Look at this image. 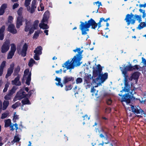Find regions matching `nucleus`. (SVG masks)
<instances>
[{"mask_svg": "<svg viewBox=\"0 0 146 146\" xmlns=\"http://www.w3.org/2000/svg\"><path fill=\"white\" fill-rule=\"evenodd\" d=\"M81 24L80 26V29L82 32V35H86L87 34L89 30L88 28L92 26V28L95 29L97 27L98 24L92 19H91L87 22L84 23L81 21Z\"/></svg>", "mask_w": 146, "mask_h": 146, "instance_id": "1", "label": "nucleus"}, {"mask_svg": "<svg viewBox=\"0 0 146 146\" xmlns=\"http://www.w3.org/2000/svg\"><path fill=\"white\" fill-rule=\"evenodd\" d=\"M93 75L94 77L98 76L96 79H100V82L103 83L107 78L108 74L105 73L104 74H102V69L100 64H98L96 67L93 68Z\"/></svg>", "mask_w": 146, "mask_h": 146, "instance_id": "2", "label": "nucleus"}, {"mask_svg": "<svg viewBox=\"0 0 146 146\" xmlns=\"http://www.w3.org/2000/svg\"><path fill=\"white\" fill-rule=\"evenodd\" d=\"M76 56H74L72 59L68 60L62 65V67L66 68L67 70H72L75 67L80 66V60L76 59Z\"/></svg>", "mask_w": 146, "mask_h": 146, "instance_id": "3", "label": "nucleus"}, {"mask_svg": "<svg viewBox=\"0 0 146 146\" xmlns=\"http://www.w3.org/2000/svg\"><path fill=\"white\" fill-rule=\"evenodd\" d=\"M23 10V8L21 7L17 11V14L19 15L17 18L16 27L17 28H19L22 25L23 17L21 15L22 14Z\"/></svg>", "mask_w": 146, "mask_h": 146, "instance_id": "4", "label": "nucleus"}, {"mask_svg": "<svg viewBox=\"0 0 146 146\" xmlns=\"http://www.w3.org/2000/svg\"><path fill=\"white\" fill-rule=\"evenodd\" d=\"M131 108L132 112L135 114H139L137 115L138 117L141 116V115H143L145 117V114L144 111H143L139 107L137 106V107H134L133 106H131Z\"/></svg>", "mask_w": 146, "mask_h": 146, "instance_id": "5", "label": "nucleus"}, {"mask_svg": "<svg viewBox=\"0 0 146 146\" xmlns=\"http://www.w3.org/2000/svg\"><path fill=\"white\" fill-rule=\"evenodd\" d=\"M31 73L29 72V69H27L24 71V74L23 77V80H25L26 79V83L28 85H29L30 84L31 80Z\"/></svg>", "mask_w": 146, "mask_h": 146, "instance_id": "6", "label": "nucleus"}, {"mask_svg": "<svg viewBox=\"0 0 146 146\" xmlns=\"http://www.w3.org/2000/svg\"><path fill=\"white\" fill-rule=\"evenodd\" d=\"M125 20L127 23L128 25L130 24H133L135 22L134 15L132 14H127L126 16Z\"/></svg>", "mask_w": 146, "mask_h": 146, "instance_id": "7", "label": "nucleus"}, {"mask_svg": "<svg viewBox=\"0 0 146 146\" xmlns=\"http://www.w3.org/2000/svg\"><path fill=\"white\" fill-rule=\"evenodd\" d=\"M26 95L25 92L22 91V90H21L17 92L13 99V101L15 102L17 100L21 99L26 96Z\"/></svg>", "mask_w": 146, "mask_h": 146, "instance_id": "8", "label": "nucleus"}, {"mask_svg": "<svg viewBox=\"0 0 146 146\" xmlns=\"http://www.w3.org/2000/svg\"><path fill=\"white\" fill-rule=\"evenodd\" d=\"M10 43L9 40H6L5 42L1 48V52L2 53L5 52L9 50Z\"/></svg>", "mask_w": 146, "mask_h": 146, "instance_id": "9", "label": "nucleus"}, {"mask_svg": "<svg viewBox=\"0 0 146 146\" xmlns=\"http://www.w3.org/2000/svg\"><path fill=\"white\" fill-rule=\"evenodd\" d=\"M31 24L28 21V22H26V26L25 27V31L26 32H28L29 31V33L31 34L33 33L34 31V30L33 29L32 27H31Z\"/></svg>", "mask_w": 146, "mask_h": 146, "instance_id": "10", "label": "nucleus"}, {"mask_svg": "<svg viewBox=\"0 0 146 146\" xmlns=\"http://www.w3.org/2000/svg\"><path fill=\"white\" fill-rule=\"evenodd\" d=\"M73 51L75 52H77L78 53V54L74 56H76V59L80 60V62L82 58V54L83 51L81 50V49L80 48H77L73 50Z\"/></svg>", "mask_w": 146, "mask_h": 146, "instance_id": "11", "label": "nucleus"}, {"mask_svg": "<svg viewBox=\"0 0 146 146\" xmlns=\"http://www.w3.org/2000/svg\"><path fill=\"white\" fill-rule=\"evenodd\" d=\"M47 21L46 18L43 17L41 23H40L39 25V27L40 28L43 29H47L49 27L46 24L44 23Z\"/></svg>", "mask_w": 146, "mask_h": 146, "instance_id": "12", "label": "nucleus"}, {"mask_svg": "<svg viewBox=\"0 0 146 146\" xmlns=\"http://www.w3.org/2000/svg\"><path fill=\"white\" fill-rule=\"evenodd\" d=\"M21 77V75L18 74L17 76L15 78L14 80L12 81L11 83L13 85H15L17 86H19L21 85V83L19 81Z\"/></svg>", "mask_w": 146, "mask_h": 146, "instance_id": "13", "label": "nucleus"}, {"mask_svg": "<svg viewBox=\"0 0 146 146\" xmlns=\"http://www.w3.org/2000/svg\"><path fill=\"white\" fill-rule=\"evenodd\" d=\"M14 66V65L13 63L10 65V67L8 69L7 73L5 76L6 78H7L11 75L13 72Z\"/></svg>", "mask_w": 146, "mask_h": 146, "instance_id": "14", "label": "nucleus"}, {"mask_svg": "<svg viewBox=\"0 0 146 146\" xmlns=\"http://www.w3.org/2000/svg\"><path fill=\"white\" fill-rule=\"evenodd\" d=\"M98 91L96 90L94 87H92L91 88L90 92L92 93V96L98 98H99L100 96L98 93Z\"/></svg>", "mask_w": 146, "mask_h": 146, "instance_id": "15", "label": "nucleus"}, {"mask_svg": "<svg viewBox=\"0 0 146 146\" xmlns=\"http://www.w3.org/2000/svg\"><path fill=\"white\" fill-rule=\"evenodd\" d=\"M8 31L13 34H16L17 33V30L15 29L14 25L13 24H11L9 26Z\"/></svg>", "mask_w": 146, "mask_h": 146, "instance_id": "16", "label": "nucleus"}, {"mask_svg": "<svg viewBox=\"0 0 146 146\" xmlns=\"http://www.w3.org/2000/svg\"><path fill=\"white\" fill-rule=\"evenodd\" d=\"M120 69L121 71L122 72L123 74V76L124 77V84L126 85V84H128V83L127 82V78L128 77V76L127 75V72L126 70H123L122 68L120 67Z\"/></svg>", "mask_w": 146, "mask_h": 146, "instance_id": "17", "label": "nucleus"}, {"mask_svg": "<svg viewBox=\"0 0 146 146\" xmlns=\"http://www.w3.org/2000/svg\"><path fill=\"white\" fill-rule=\"evenodd\" d=\"M28 47V45L26 43H25L24 45L21 52V55L23 56H26L27 54L26 52Z\"/></svg>", "mask_w": 146, "mask_h": 146, "instance_id": "18", "label": "nucleus"}, {"mask_svg": "<svg viewBox=\"0 0 146 146\" xmlns=\"http://www.w3.org/2000/svg\"><path fill=\"white\" fill-rule=\"evenodd\" d=\"M5 29V26H3L0 29V40H2L3 39L4 34V32Z\"/></svg>", "mask_w": 146, "mask_h": 146, "instance_id": "19", "label": "nucleus"}, {"mask_svg": "<svg viewBox=\"0 0 146 146\" xmlns=\"http://www.w3.org/2000/svg\"><path fill=\"white\" fill-rule=\"evenodd\" d=\"M139 76V72H135L132 74L131 77L129 78V80H132V79L137 80Z\"/></svg>", "mask_w": 146, "mask_h": 146, "instance_id": "20", "label": "nucleus"}, {"mask_svg": "<svg viewBox=\"0 0 146 146\" xmlns=\"http://www.w3.org/2000/svg\"><path fill=\"white\" fill-rule=\"evenodd\" d=\"M6 62L5 61H4L1 63L0 66V76H2L3 69L5 66Z\"/></svg>", "mask_w": 146, "mask_h": 146, "instance_id": "21", "label": "nucleus"}, {"mask_svg": "<svg viewBox=\"0 0 146 146\" xmlns=\"http://www.w3.org/2000/svg\"><path fill=\"white\" fill-rule=\"evenodd\" d=\"M129 98L128 96H123L122 98V102H125L127 105L128 106V104H129L130 102Z\"/></svg>", "mask_w": 146, "mask_h": 146, "instance_id": "22", "label": "nucleus"}, {"mask_svg": "<svg viewBox=\"0 0 146 146\" xmlns=\"http://www.w3.org/2000/svg\"><path fill=\"white\" fill-rule=\"evenodd\" d=\"M42 47L38 46L35 49L34 52L35 54H38V55H40L42 53Z\"/></svg>", "mask_w": 146, "mask_h": 146, "instance_id": "23", "label": "nucleus"}, {"mask_svg": "<svg viewBox=\"0 0 146 146\" xmlns=\"http://www.w3.org/2000/svg\"><path fill=\"white\" fill-rule=\"evenodd\" d=\"M124 85V88L122 90L120 91L121 92H128L130 90V86L129 84H126V85Z\"/></svg>", "mask_w": 146, "mask_h": 146, "instance_id": "24", "label": "nucleus"}, {"mask_svg": "<svg viewBox=\"0 0 146 146\" xmlns=\"http://www.w3.org/2000/svg\"><path fill=\"white\" fill-rule=\"evenodd\" d=\"M20 136L18 135H16L14 137L13 140L11 141V143L13 144H14L15 142H19L20 139Z\"/></svg>", "mask_w": 146, "mask_h": 146, "instance_id": "25", "label": "nucleus"}, {"mask_svg": "<svg viewBox=\"0 0 146 146\" xmlns=\"http://www.w3.org/2000/svg\"><path fill=\"white\" fill-rule=\"evenodd\" d=\"M31 0H25L24 3V5L26 7H27V11L29 10V5L30 4V3Z\"/></svg>", "mask_w": 146, "mask_h": 146, "instance_id": "26", "label": "nucleus"}, {"mask_svg": "<svg viewBox=\"0 0 146 146\" xmlns=\"http://www.w3.org/2000/svg\"><path fill=\"white\" fill-rule=\"evenodd\" d=\"M73 80V78L72 77H65L64 78V79L63 81V83L64 84H66L69 81Z\"/></svg>", "mask_w": 146, "mask_h": 146, "instance_id": "27", "label": "nucleus"}, {"mask_svg": "<svg viewBox=\"0 0 146 146\" xmlns=\"http://www.w3.org/2000/svg\"><path fill=\"white\" fill-rule=\"evenodd\" d=\"M39 21L38 20L35 21L33 23V29H37L38 27V25L39 23Z\"/></svg>", "mask_w": 146, "mask_h": 146, "instance_id": "28", "label": "nucleus"}, {"mask_svg": "<svg viewBox=\"0 0 146 146\" xmlns=\"http://www.w3.org/2000/svg\"><path fill=\"white\" fill-rule=\"evenodd\" d=\"M135 19L139 23H140L142 21L141 15H137L136 14L134 15Z\"/></svg>", "mask_w": 146, "mask_h": 146, "instance_id": "29", "label": "nucleus"}, {"mask_svg": "<svg viewBox=\"0 0 146 146\" xmlns=\"http://www.w3.org/2000/svg\"><path fill=\"white\" fill-rule=\"evenodd\" d=\"M5 125V127H8L10 126V125L11 123V120L10 119L5 120L4 121Z\"/></svg>", "mask_w": 146, "mask_h": 146, "instance_id": "30", "label": "nucleus"}, {"mask_svg": "<svg viewBox=\"0 0 146 146\" xmlns=\"http://www.w3.org/2000/svg\"><path fill=\"white\" fill-rule=\"evenodd\" d=\"M146 26V24L144 22H141L138 26V29L140 30Z\"/></svg>", "mask_w": 146, "mask_h": 146, "instance_id": "31", "label": "nucleus"}, {"mask_svg": "<svg viewBox=\"0 0 146 146\" xmlns=\"http://www.w3.org/2000/svg\"><path fill=\"white\" fill-rule=\"evenodd\" d=\"M9 104V102L8 101H4L3 102V110H5Z\"/></svg>", "mask_w": 146, "mask_h": 146, "instance_id": "32", "label": "nucleus"}, {"mask_svg": "<svg viewBox=\"0 0 146 146\" xmlns=\"http://www.w3.org/2000/svg\"><path fill=\"white\" fill-rule=\"evenodd\" d=\"M22 105L30 104V103L29 100L27 98L24 99L22 100Z\"/></svg>", "mask_w": 146, "mask_h": 146, "instance_id": "33", "label": "nucleus"}, {"mask_svg": "<svg viewBox=\"0 0 146 146\" xmlns=\"http://www.w3.org/2000/svg\"><path fill=\"white\" fill-rule=\"evenodd\" d=\"M11 51L10 52L14 53L16 50V46L13 44H11Z\"/></svg>", "mask_w": 146, "mask_h": 146, "instance_id": "34", "label": "nucleus"}, {"mask_svg": "<svg viewBox=\"0 0 146 146\" xmlns=\"http://www.w3.org/2000/svg\"><path fill=\"white\" fill-rule=\"evenodd\" d=\"M123 67L125 70L127 71L132 70V66L131 65L129 66H125L124 65Z\"/></svg>", "mask_w": 146, "mask_h": 146, "instance_id": "35", "label": "nucleus"}, {"mask_svg": "<svg viewBox=\"0 0 146 146\" xmlns=\"http://www.w3.org/2000/svg\"><path fill=\"white\" fill-rule=\"evenodd\" d=\"M19 118V115L17 114L15 112L14 113L13 118V121L14 122H16V120L18 119Z\"/></svg>", "mask_w": 146, "mask_h": 146, "instance_id": "36", "label": "nucleus"}, {"mask_svg": "<svg viewBox=\"0 0 146 146\" xmlns=\"http://www.w3.org/2000/svg\"><path fill=\"white\" fill-rule=\"evenodd\" d=\"M35 62V61L33 58H31L29 62L28 65L30 67H32Z\"/></svg>", "mask_w": 146, "mask_h": 146, "instance_id": "37", "label": "nucleus"}, {"mask_svg": "<svg viewBox=\"0 0 146 146\" xmlns=\"http://www.w3.org/2000/svg\"><path fill=\"white\" fill-rule=\"evenodd\" d=\"M16 90V88L15 87H13L9 91V93L11 95L15 92Z\"/></svg>", "mask_w": 146, "mask_h": 146, "instance_id": "38", "label": "nucleus"}, {"mask_svg": "<svg viewBox=\"0 0 146 146\" xmlns=\"http://www.w3.org/2000/svg\"><path fill=\"white\" fill-rule=\"evenodd\" d=\"M36 8V7H33V6H31V9H30V7H29V10L28 11L31 13H33L35 12Z\"/></svg>", "mask_w": 146, "mask_h": 146, "instance_id": "39", "label": "nucleus"}, {"mask_svg": "<svg viewBox=\"0 0 146 146\" xmlns=\"http://www.w3.org/2000/svg\"><path fill=\"white\" fill-rule=\"evenodd\" d=\"M20 103L18 102H16L12 106V108L13 109H15L16 108L20 105Z\"/></svg>", "mask_w": 146, "mask_h": 146, "instance_id": "40", "label": "nucleus"}, {"mask_svg": "<svg viewBox=\"0 0 146 146\" xmlns=\"http://www.w3.org/2000/svg\"><path fill=\"white\" fill-rule=\"evenodd\" d=\"M44 9V7L42 3H40V6L38 8V11H42Z\"/></svg>", "mask_w": 146, "mask_h": 146, "instance_id": "41", "label": "nucleus"}, {"mask_svg": "<svg viewBox=\"0 0 146 146\" xmlns=\"http://www.w3.org/2000/svg\"><path fill=\"white\" fill-rule=\"evenodd\" d=\"M20 70V67L19 66H18L15 68L14 70V73L17 74V75L18 73L19 72Z\"/></svg>", "mask_w": 146, "mask_h": 146, "instance_id": "42", "label": "nucleus"}, {"mask_svg": "<svg viewBox=\"0 0 146 146\" xmlns=\"http://www.w3.org/2000/svg\"><path fill=\"white\" fill-rule=\"evenodd\" d=\"M11 95L8 93L4 97V98L6 100H9L11 99Z\"/></svg>", "mask_w": 146, "mask_h": 146, "instance_id": "43", "label": "nucleus"}, {"mask_svg": "<svg viewBox=\"0 0 146 146\" xmlns=\"http://www.w3.org/2000/svg\"><path fill=\"white\" fill-rule=\"evenodd\" d=\"M14 53H13L11 52H10L8 55L7 58L8 59H11V58L13 57V56L14 55Z\"/></svg>", "mask_w": 146, "mask_h": 146, "instance_id": "44", "label": "nucleus"}, {"mask_svg": "<svg viewBox=\"0 0 146 146\" xmlns=\"http://www.w3.org/2000/svg\"><path fill=\"white\" fill-rule=\"evenodd\" d=\"M9 84L8 83L6 84L5 85V87L3 90V92H6L7 91L8 88L9 86Z\"/></svg>", "mask_w": 146, "mask_h": 146, "instance_id": "45", "label": "nucleus"}, {"mask_svg": "<svg viewBox=\"0 0 146 146\" xmlns=\"http://www.w3.org/2000/svg\"><path fill=\"white\" fill-rule=\"evenodd\" d=\"M82 81V79L80 78H78L76 80V83L77 84L80 83Z\"/></svg>", "mask_w": 146, "mask_h": 146, "instance_id": "46", "label": "nucleus"}, {"mask_svg": "<svg viewBox=\"0 0 146 146\" xmlns=\"http://www.w3.org/2000/svg\"><path fill=\"white\" fill-rule=\"evenodd\" d=\"M72 86L71 85H69L68 86H66L65 88V90L66 91H68L71 90L72 88Z\"/></svg>", "mask_w": 146, "mask_h": 146, "instance_id": "47", "label": "nucleus"}, {"mask_svg": "<svg viewBox=\"0 0 146 146\" xmlns=\"http://www.w3.org/2000/svg\"><path fill=\"white\" fill-rule=\"evenodd\" d=\"M7 4L4 3L0 7L5 11V9L7 8Z\"/></svg>", "mask_w": 146, "mask_h": 146, "instance_id": "48", "label": "nucleus"}, {"mask_svg": "<svg viewBox=\"0 0 146 146\" xmlns=\"http://www.w3.org/2000/svg\"><path fill=\"white\" fill-rule=\"evenodd\" d=\"M36 0H33L31 3V6L36 7Z\"/></svg>", "mask_w": 146, "mask_h": 146, "instance_id": "49", "label": "nucleus"}, {"mask_svg": "<svg viewBox=\"0 0 146 146\" xmlns=\"http://www.w3.org/2000/svg\"><path fill=\"white\" fill-rule=\"evenodd\" d=\"M39 32H35L33 36V38L34 39H36L39 36Z\"/></svg>", "mask_w": 146, "mask_h": 146, "instance_id": "50", "label": "nucleus"}, {"mask_svg": "<svg viewBox=\"0 0 146 146\" xmlns=\"http://www.w3.org/2000/svg\"><path fill=\"white\" fill-rule=\"evenodd\" d=\"M100 136L102 139H107V136L106 134H105V135H104L102 134H100Z\"/></svg>", "mask_w": 146, "mask_h": 146, "instance_id": "51", "label": "nucleus"}, {"mask_svg": "<svg viewBox=\"0 0 146 146\" xmlns=\"http://www.w3.org/2000/svg\"><path fill=\"white\" fill-rule=\"evenodd\" d=\"M8 115V114L7 113H4L2 114V115L1 117V118L3 119L6 117Z\"/></svg>", "mask_w": 146, "mask_h": 146, "instance_id": "52", "label": "nucleus"}, {"mask_svg": "<svg viewBox=\"0 0 146 146\" xmlns=\"http://www.w3.org/2000/svg\"><path fill=\"white\" fill-rule=\"evenodd\" d=\"M39 55H38V54H35L34 56V59L36 60H39L40 58Z\"/></svg>", "mask_w": 146, "mask_h": 146, "instance_id": "53", "label": "nucleus"}, {"mask_svg": "<svg viewBox=\"0 0 146 146\" xmlns=\"http://www.w3.org/2000/svg\"><path fill=\"white\" fill-rule=\"evenodd\" d=\"M132 70H138L139 68V66L138 65H135L133 66H132Z\"/></svg>", "mask_w": 146, "mask_h": 146, "instance_id": "54", "label": "nucleus"}, {"mask_svg": "<svg viewBox=\"0 0 146 146\" xmlns=\"http://www.w3.org/2000/svg\"><path fill=\"white\" fill-rule=\"evenodd\" d=\"M19 4L17 3H14L13 5V9H15L17 8L19 6Z\"/></svg>", "mask_w": 146, "mask_h": 146, "instance_id": "55", "label": "nucleus"}, {"mask_svg": "<svg viewBox=\"0 0 146 146\" xmlns=\"http://www.w3.org/2000/svg\"><path fill=\"white\" fill-rule=\"evenodd\" d=\"M112 103V100L111 99L108 98L107 101V103L108 105H110Z\"/></svg>", "mask_w": 146, "mask_h": 146, "instance_id": "56", "label": "nucleus"}, {"mask_svg": "<svg viewBox=\"0 0 146 146\" xmlns=\"http://www.w3.org/2000/svg\"><path fill=\"white\" fill-rule=\"evenodd\" d=\"M23 105H21V110H23V111H27V110H28V108L27 107L26 108H24L23 107Z\"/></svg>", "mask_w": 146, "mask_h": 146, "instance_id": "57", "label": "nucleus"}, {"mask_svg": "<svg viewBox=\"0 0 146 146\" xmlns=\"http://www.w3.org/2000/svg\"><path fill=\"white\" fill-rule=\"evenodd\" d=\"M77 88V86H76L75 88L73 89L74 91L75 92V95H76V94H78V92H77L76 90Z\"/></svg>", "mask_w": 146, "mask_h": 146, "instance_id": "58", "label": "nucleus"}, {"mask_svg": "<svg viewBox=\"0 0 146 146\" xmlns=\"http://www.w3.org/2000/svg\"><path fill=\"white\" fill-rule=\"evenodd\" d=\"M5 11L2 9L1 7L0 8V15H3Z\"/></svg>", "mask_w": 146, "mask_h": 146, "instance_id": "59", "label": "nucleus"}, {"mask_svg": "<svg viewBox=\"0 0 146 146\" xmlns=\"http://www.w3.org/2000/svg\"><path fill=\"white\" fill-rule=\"evenodd\" d=\"M142 59L143 64L145 66H146V60H145V59L143 57L142 58Z\"/></svg>", "mask_w": 146, "mask_h": 146, "instance_id": "60", "label": "nucleus"}, {"mask_svg": "<svg viewBox=\"0 0 146 146\" xmlns=\"http://www.w3.org/2000/svg\"><path fill=\"white\" fill-rule=\"evenodd\" d=\"M56 84L57 86H60L61 87H63V85L60 82H58V83H56Z\"/></svg>", "mask_w": 146, "mask_h": 146, "instance_id": "61", "label": "nucleus"}, {"mask_svg": "<svg viewBox=\"0 0 146 146\" xmlns=\"http://www.w3.org/2000/svg\"><path fill=\"white\" fill-rule=\"evenodd\" d=\"M13 19V18L12 16H9L8 18V20L9 22H11V21Z\"/></svg>", "mask_w": 146, "mask_h": 146, "instance_id": "62", "label": "nucleus"}, {"mask_svg": "<svg viewBox=\"0 0 146 146\" xmlns=\"http://www.w3.org/2000/svg\"><path fill=\"white\" fill-rule=\"evenodd\" d=\"M62 71V69H61L59 70H57L56 71V73L58 74H61Z\"/></svg>", "mask_w": 146, "mask_h": 146, "instance_id": "63", "label": "nucleus"}, {"mask_svg": "<svg viewBox=\"0 0 146 146\" xmlns=\"http://www.w3.org/2000/svg\"><path fill=\"white\" fill-rule=\"evenodd\" d=\"M111 109L110 108H108L106 109V112L107 113H110L111 111Z\"/></svg>", "mask_w": 146, "mask_h": 146, "instance_id": "64", "label": "nucleus"}]
</instances>
